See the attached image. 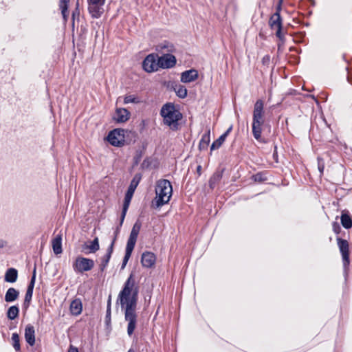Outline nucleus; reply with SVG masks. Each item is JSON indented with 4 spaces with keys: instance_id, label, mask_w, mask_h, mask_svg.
Segmentation results:
<instances>
[{
    "instance_id": "1",
    "label": "nucleus",
    "mask_w": 352,
    "mask_h": 352,
    "mask_svg": "<svg viewBox=\"0 0 352 352\" xmlns=\"http://www.w3.org/2000/svg\"><path fill=\"white\" fill-rule=\"evenodd\" d=\"M138 287L131 274L124 283V287L118 295V300L122 309H124V318L128 322L127 334L131 336L133 333L137 324V307Z\"/></svg>"
},
{
    "instance_id": "2",
    "label": "nucleus",
    "mask_w": 352,
    "mask_h": 352,
    "mask_svg": "<svg viewBox=\"0 0 352 352\" xmlns=\"http://www.w3.org/2000/svg\"><path fill=\"white\" fill-rule=\"evenodd\" d=\"M173 193L170 182L167 179H160L155 187V194L153 205L155 208H160L168 203Z\"/></svg>"
},
{
    "instance_id": "3",
    "label": "nucleus",
    "mask_w": 352,
    "mask_h": 352,
    "mask_svg": "<svg viewBox=\"0 0 352 352\" xmlns=\"http://www.w3.org/2000/svg\"><path fill=\"white\" fill-rule=\"evenodd\" d=\"M160 115L163 118L164 124L173 130L177 129L178 121L182 118V113L173 103L168 102L164 104L161 109Z\"/></svg>"
},
{
    "instance_id": "4",
    "label": "nucleus",
    "mask_w": 352,
    "mask_h": 352,
    "mask_svg": "<svg viewBox=\"0 0 352 352\" xmlns=\"http://www.w3.org/2000/svg\"><path fill=\"white\" fill-rule=\"evenodd\" d=\"M141 180V175L140 174H136L133 177V179L131 180L130 185L128 188V190L126 192L124 204H123V208H122V212L121 215V221H120V225L122 224L125 215L126 214L127 210L129 208V206L130 205L131 199L133 197V195L134 194V192L138 186Z\"/></svg>"
},
{
    "instance_id": "5",
    "label": "nucleus",
    "mask_w": 352,
    "mask_h": 352,
    "mask_svg": "<svg viewBox=\"0 0 352 352\" xmlns=\"http://www.w3.org/2000/svg\"><path fill=\"white\" fill-rule=\"evenodd\" d=\"M94 267V261L92 259L82 256H78L72 265L74 271L80 274L90 271Z\"/></svg>"
},
{
    "instance_id": "6",
    "label": "nucleus",
    "mask_w": 352,
    "mask_h": 352,
    "mask_svg": "<svg viewBox=\"0 0 352 352\" xmlns=\"http://www.w3.org/2000/svg\"><path fill=\"white\" fill-rule=\"evenodd\" d=\"M338 246L342 254V261H343V267L344 274H347V270L349 269V265L350 263L349 260V242L341 238L337 239Z\"/></svg>"
},
{
    "instance_id": "7",
    "label": "nucleus",
    "mask_w": 352,
    "mask_h": 352,
    "mask_svg": "<svg viewBox=\"0 0 352 352\" xmlns=\"http://www.w3.org/2000/svg\"><path fill=\"white\" fill-rule=\"evenodd\" d=\"M107 140L114 146H122L124 143V131L116 129L110 131L107 136Z\"/></svg>"
},
{
    "instance_id": "8",
    "label": "nucleus",
    "mask_w": 352,
    "mask_h": 352,
    "mask_svg": "<svg viewBox=\"0 0 352 352\" xmlns=\"http://www.w3.org/2000/svg\"><path fill=\"white\" fill-rule=\"evenodd\" d=\"M106 0H87L88 10L93 18L98 19L103 13Z\"/></svg>"
},
{
    "instance_id": "9",
    "label": "nucleus",
    "mask_w": 352,
    "mask_h": 352,
    "mask_svg": "<svg viewBox=\"0 0 352 352\" xmlns=\"http://www.w3.org/2000/svg\"><path fill=\"white\" fill-rule=\"evenodd\" d=\"M142 67L147 72L157 71L160 68L157 56L154 54L148 55L143 61Z\"/></svg>"
},
{
    "instance_id": "10",
    "label": "nucleus",
    "mask_w": 352,
    "mask_h": 352,
    "mask_svg": "<svg viewBox=\"0 0 352 352\" xmlns=\"http://www.w3.org/2000/svg\"><path fill=\"white\" fill-rule=\"evenodd\" d=\"M176 58L170 54H166L158 57V64L160 68L168 69L172 68L176 65Z\"/></svg>"
},
{
    "instance_id": "11",
    "label": "nucleus",
    "mask_w": 352,
    "mask_h": 352,
    "mask_svg": "<svg viewBox=\"0 0 352 352\" xmlns=\"http://www.w3.org/2000/svg\"><path fill=\"white\" fill-rule=\"evenodd\" d=\"M35 280H36V267H34V268L32 276L30 282L28 285V289H27V291L25 293V296L24 306L26 308L29 307L30 303L32 300V298Z\"/></svg>"
},
{
    "instance_id": "12",
    "label": "nucleus",
    "mask_w": 352,
    "mask_h": 352,
    "mask_svg": "<svg viewBox=\"0 0 352 352\" xmlns=\"http://www.w3.org/2000/svg\"><path fill=\"white\" fill-rule=\"evenodd\" d=\"M264 103L263 100H258L254 106L253 120L264 122Z\"/></svg>"
},
{
    "instance_id": "13",
    "label": "nucleus",
    "mask_w": 352,
    "mask_h": 352,
    "mask_svg": "<svg viewBox=\"0 0 352 352\" xmlns=\"http://www.w3.org/2000/svg\"><path fill=\"white\" fill-rule=\"evenodd\" d=\"M156 51L162 55H165L166 54L174 52L175 51V47L173 43L165 41L159 43L156 46Z\"/></svg>"
},
{
    "instance_id": "14",
    "label": "nucleus",
    "mask_w": 352,
    "mask_h": 352,
    "mask_svg": "<svg viewBox=\"0 0 352 352\" xmlns=\"http://www.w3.org/2000/svg\"><path fill=\"white\" fill-rule=\"evenodd\" d=\"M155 255L151 252H144L141 258V262L142 265L147 268L153 266L155 263Z\"/></svg>"
},
{
    "instance_id": "15",
    "label": "nucleus",
    "mask_w": 352,
    "mask_h": 352,
    "mask_svg": "<svg viewBox=\"0 0 352 352\" xmlns=\"http://www.w3.org/2000/svg\"><path fill=\"white\" fill-rule=\"evenodd\" d=\"M198 78V72L196 69H192L185 71L181 74V81L188 83L195 80Z\"/></svg>"
},
{
    "instance_id": "16",
    "label": "nucleus",
    "mask_w": 352,
    "mask_h": 352,
    "mask_svg": "<svg viewBox=\"0 0 352 352\" xmlns=\"http://www.w3.org/2000/svg\"><path fill=\"white\" fill-rule=\"evenodd\" d=\"M130 118L129 111L124 108H118L116 111V116L114 118L117 122L122 123L126 122Z\"/></svg>"
},
{
    "instance_id": "17",
    "label": "nucleus",
    "mask_w": 352,
    "mask_h": 352,
    "mask_svg": "<svg viewBox=\"0 0 352 352\" xmlns=\"http://www.w3.org/2000/svg\"><path fill=\"white\" fill-rule=\"evenodd\" d=\"M25 338L30 346H33L35 344V330L32 325L28 324L25 327Z\"/></svg>"
},
{
    "instance_id": "18",
    "label": "nucleus",
    "mask_w": 352,
    "mask_h": 352,
    "mask_svg": "<svg viewBox=\"0 0 352 352\" xmlns=\"http://www.w3.org/2000/svg\"><path fill=\"white\" fill-rule=\"evenodd\" d=\"M141 228V223L137 221L133 226L127 243L135 245L139 232Z\"/></svg>"
},
{
    "instance_id": "19",
    "label": "nucleus",
    "mask_w": 352,
    "mask_h": 352,
    "mask_svg": "<svg viewBox=\"0 0 352 352\" xmlns=\"http://www.w3.org/2000/svg\"><path fill=\"white\" fill-rule=\"evenodd\" d=\"M53 252L56 255L60 254L63 252L62 249V236L56 235L52 241Z\"/></svg>"
},
{
    "instance_id": "20",
    "label": "nucleus",
    "mask_w": 352,
    "mask_h": 352,
    "mask_svg": "<svg viewBox=\"0 0 352 352\" xmlns=\"http://www.w3.org/2000/svg\"><path fill=\"white\" fill-rule=\"evenodd\" d=\"M114 241H115V239L112 241L111 244L109 247V248L107 250V252L106 253V254L103 256V258H102L101 263L100 265V268L101 271H104V270L105 269V267L108 265V263H109V261L110 260V258H111V254H112V252H113V244H114Z\"/></svg>"
},
{
    "instance_id": "21",
    "label": "nucleus",
    "mask_w": 352,
    "mask_h": 352,
    "mask_svg": "<svg viewBox=\"0 0 352 352\" xmlns=\"http://www.w3.org/2000/svg\"><path fill=\"white\" fill-rule=\"evenodd\" d=\"M269 25L272 30L282 28L280 14L278 13H274L270 19Z\"/></svg>"
},
{
    "instance_id": "22",
    "label": "nucleus",
    "mask_w": 352,
    "mask_h": 352,
    "mask_svg": "<svg viewBox=\"0 0 352 352\" xmlns=\"http://www.w3.org/2000/svg\"><path fill=\"white\" fill-rule=\"evenodd\" d=\"M82 302L79 299L74 300L70 304V311L73 315H79L82 311Z\"/></svg>"
},
{
    "instance_id": "23",
    "label": "nucleus",
    "mask_w": 352,
    "mask_h": 352,
    "mask_svg": "<svg viewBox=\"0 0 352 352\" xmlns=\"http://www.w3.org/2000/svg\"><path fill=\"white\" fill-rule=\"evenodd\" d=\"M18 277V272L14 268L8 269L5 274V280L8 283L16 282Z\"/></svg>"
},
{
    "instance_id": "24",
    "label": "nucleus",
    "mask_w": 352,
    "mask_h": 352,
    "mask_svg": "<svg viewBox=\"0 0 352 352\" xmlns=\"http://www.w3.org/2000/svg\"><path fill=\"white\" fill-rule=\"evenodd\" d=\"M100 248L99 241L98 237H96L89 244H85L83 250H88L90 253H95Z\"/></svg>"
},
{
    "instance_id": "25",
    "label": "nucleus",
    "mask_w": 352,
    "mask_h": 352,
    "mask_svg": "<svg viewBox=\"0 0 352 352\" xmlns=\"http://www.w3.org/2000/svg\"><path fill=\"white\" fill-rule=\"evenodd\" d=\"M19 294V292L16 289L10 287L6 293L5 300L8 302H13L17 299Z\"/></svg>"
},
{
    "instance_id": "26",
    "label": "nucleus",
    "mask_w": 352,
    "mask_h": 352,
    "mask_svg": "<svg viewBox=\"0 0 352 352\" xmlns=\"http://www.w3.org/2000/svg\"><path fill=\"white\" fill-rule=\"evenodd\" d=\"M210 142V130H208L201 137V139L199 142V149L200 150L206 149L209 145Z\"/></svg>"
},
{
    "instance_id": "27",
    "label": "nucleus",
    "mask_w": 352,
    "mask_h": 352,
    "mask_svg": "<svg viewBox=\"0 0 352 352\" xmlns=\"http://www.w3.org/2000/svg\"><path fill=\"white\" fill-rule=\"evenodd\" d=\"M69 0H60L59 7L61 10V13L65 21H67L68 18V3Z\"/></svg>"
},
{
    "instance_id": "28",
    "label": "nucleus",
    "mask_w": 352,
    "mask_h": 352,
    "mask_svg": "<svg viewBox=\"0 0 352 352\" xmlns=\"http://www.w3.org/2000/svg\"><path fill=\"white\" fill-rule=\"evenodd\" d=\"M173 89L179 98H184L187 96V89L185 86L180 84H176L174 86Z\"/></svg>"
},
{
    "instance_id": "29",
    "label": "nucleus",
    "mask_w": 352,
    "mask_h": 352,
    "mask_svg": "<svg viewBox=\"0 0 352 352\" xmlns=\"http://www.w3.org/2000/svg\"><path fill=\"white\" fill-rule=\"evenodd\" d=\"M341 223L345 229H349L352 227V219L349 214L346 213H342L341 215Z\"/></svg>"
},
{
    "instance_id": "30",
    "label": "nucleus",
    "mask_w": 352,
    "mask_h": 352,
    "mask_svg": "<svg viewBox=\"0 0 352 352\" xmlns=\"http://www.w3.org/2000/svg\"><path fill=\"white\" fill-rule=\"evenodd\" d=\"M222 175L220 173H215L209 180V186L211 188H214L215 186L221 181Z\"/></svg>"
},
{
    "instance_id": "31",
    "label": "nucleus",
    "mask_w": 352,
    "mask_h": 352,
    "mask_svg": "<svg viewBox=\"0 0 352 352\" xmlns=\"http://www.w3.org/2000/svg\"><path fill=\"white\" fill-rule=\"evenodd\" d=\"M19 309L16 306H11L7 312V316L10 320L15 319L19 315Z\"/></svg>"
},
{
    "instance_id": "32",
    "label": "nucleus",
    "mask_w": 352,
    "mask_h": 352,
    "mask_svg": "<svg viewBox=\"0 0 352 352\" xmlns=\"http://www.w3.org/2000/svg\"><path fill=\"white\" fill-rule=\"evenodd\" d=\"M226 140V135H221L217 140H215L210 146V150L219 148Z\"/></svg>"
},
{
    "instance_id": "33",
    "label": "nucleus",
    "mask_w": 352,
    "mask_h": 352,
    "mask_svg": "<svg viewBox=\"0 0 352 352\" xmlns=\"http://www.w3.org/2000/svg\"><path fill=\"white\" fill-rule=\"evenodd\" d=\"M261 133H262V126H252V133L254 138L261 141Z\"/></svg>"
},
{
    "instance_id": "34",
    "label": "nucleus",
    "mask_w": 352,
    "mask_h": 352,
    "mask_svg": "<svg viewBox=\"0 0 352 352\" xmlns=\"http://www.w3.org/2000/svg\"><path fill=\"white\" fill-rule=\"evenodd\" d=\"M12 340L13 342V347L16 351L20 350L19 336L16 333H14L12 335Z\"/></svg>"
},
{
    "instance_id": "35",
    "label": "nucleus",
    "mask_w": 352,
    "mask_h": 352,
    "mask_svg": "<svg viewBox=\"0 0 352 352\" xmlns=\"http://www.w3.org/2000/svg\"><path fill=\"white\" fill-rule=\"evenodd\" d=\"M140 102V100L138 97H135L133 95H129L124 97V103L128 104V103H138Z\"/></svg>"
},
{
    "instance_id": "36",
    "label": "nucleus",
    "mask_w": 352,
    "mask_h": 352,
    "mask_svg": "<svg viewBox=\"0 0 352 352\" xmlns=\"http://www.w3.org/2000/svg\"><path fill=\"white\" fill-rule=\"evenodd\" d=\"M134 247H135V245H133L126 243L125 255L124 256V258H126L128 260L130 258V257L131 256V253L134 249Z\"/></svg>"
},
{
    "instance_id": "37",
    "label": "nucleus",
    "mask_w": 352,
    "mask_h": 352,
    "mask_svg": "<svg viewBox=\"0 0 352 352\" xmlns=\"http://www.w3.org/2000/svg\"><path fill=\"white\" fill-rule=\"evenodd\" d=\"M252 178L255 182H258L265 180V178H264L263 175L261 173H256V175H253Z\"/></svg>"
},
{
    "instance_id": "38",
    "label": "nucleus",
    "mask_w": 352,
    "mask_h": 352,
    "mask_svg": "<svg viewBox=\"0 0 352 352\" xmlns=\"http://www.w3.org/2000/svg\"><path fill=\"white\" fill-rule=\"evenodd\" d=\"M281 30H282V28H278L275 29L274 30H276V36L280 40H283L284 36L282 34Z\"/></svg>"
},
{
    "instance_id": "39",
    "label": "nucleus",
    "mask_w": 352,
    "mask_h": 352,
    "mask_svg": "<svg viewBox=\"0 0 352 352\" xmlns=\"http://www.w3.org/2000/svg\"><path fill=\"white\" fill-rule=\"evenodd\" d=\"M264 122H260V121H256V120H252V126H263Z\"/></svg>"
},
{
    "instance_id": "40",
    "label": "nucleus",
    "mask_w": 352,
    "mask_h": 352,
    "mask_svg": "<svg viewBox=\"0 0 352 352\" xmlns=\"http://www.w3.org/2000/svg\"><path fill=\"white\" fill-rule=\"evenodd\" d=\"M283 1H278V3L276 7V12L275 13L280 14V12L281 10V6H282Z\"/></svg>"
},
{
    "instance_id": "41",
    "label": "nucleus",
    "mask_w": 352,
    "mask_h": 352,
    "mask_svg": "<svg viewBox=\"0 0 352 352\" xmlns=\"http://www.w3.org/2000/svg\"><path fill=\"white\" fill-rule=\"evenodd\" d=\"M68 352H78V350L76 347L71 345L69 348Z\"/></svg>"
},
{
    "instance_id": "42",
    "label": "nucleus",
    "mask_w": 352,
    "mask_h": 352,
    "mask_svg": "<svg viewBox=\"0 0 352 352\" xmlns=\"http://www.w3.org/2000/svg\"><path fill=\"white\" fill-rule=\"evenodd\" d=\"M270 56H268V55L265 56L262 60L263 63L265 64V63H268L270 61Z\"/></svg>"
},
{
    "instance_id": "43",
    "label": "nucleus",
    "mask_w": 352,
    "mask_h": 352,
    "mask_svg": "<svg viewBox=\"0 0 352 352\" xmlns=\"http://www.w3.org/2000/svg\"><path fill=\"white\" fill-rule=\"evenodd\" d=\"M6 245V242L4 240L0 239V249L4 248Z\"/></svg>"
},
{
    "instance_id": "44",
    "label": "nucleus",
    "mask_w": 352,
    "mask_h": 352,
    "mask_svg": "<svg viewBox=\"0 0 352 352\" xmlns=\"http://www.w3.org/2000/svg\"><path fill=\"white\" fill-rule=\"evenodd\" d=\"M128 259L126 258H123V261H122V269H124L128 262Z\"/></svg>"
},
{
    "instance_id": "45",
    "label": "nucleus",
    "mask_w": 352,
    "mask_h": 352,
    "mask_svg": "<svg viewBox=\"0 0 352 352\" xmlns=\"http://www.w3.org/2000/svg\"><path fill=\"white\" fill-rule=\"evenodd\" d=\"M232 126H230L228 130L223 134V135H226V138L228 136V135L230 133V131H232Z\"/></svg>"
},
{
    "instance_id": "46",
    "label": "nucleus",
    "mask_w": 352,
    "mask_h": 352,
    "mask_svg": "<svg viewBox=\"0 0 352 352\" xmlns=\"http://www.w3.org/2000/svg\"><path fill=\"white\" fill-rule=\"evenodd\" d=\"M201 169V166H197V172H198V173H200Z\"/></svg>"
},
{
    "instance_id": "47",
    "label": "nucleus",
    "mask_w": 352,
    "mask_h": 352,
    "mask_svg": "<svg viewBox=\"0 0 352 352\" xmlns=\"http://www.w3.org/2000/svg\"><path fill=\"white\" fill-rule=\"evenodd\" d=\"M319 170H320V173H322L323 166L322 167L319 166Z\"/></svg>"
},
{
    "instance_id": "48",
    "label": "nucleus",
    "mask_w": 352,
    "mask_h": 352,
    "mask_svg": "<svg viewBox=\"0 0 352 352\" xmlns=\"http://www.w3.org/2000/svg\"><path fill=\"white\" fill-rule=\"evenodd\" d=\"M110 303H111V299L109 298V302H108V308L110 307Z\"/></svg>"
},
{
    "instance_id": "49",
    "label": "nucleus",
    "mask_w": 352,
    "mask_h": 352,
    "mask_svg": "<svg viewBox=\"0 0 352 352\" xmlns=\"http://www.w3.org/2000/svg\"><path fill=\"white\" fill-rule=\"evenodd\" d=\"M127 352H135L133 349H129Z\"/></svg>"
},
{
    "instance_id": "50",
    "label": "nucleus",
    "mask_w": 352,
    "mask_h": 352,
    "mask_svg": "<svg viewBox=\"0 0 352 352\" xmlns=\"http://www.w3.org/2000/svg\"><path fill=\"white\" fill-rule=\"evenodd\" d=\"M279 1H283V0H279Z\"/></svg>"
}]
</instances>
